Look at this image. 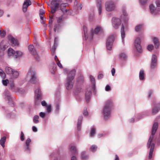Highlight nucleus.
Here are the masks:
<instances>
[{
  "mask_svg": "<svg viewBox=\"0 0 160 160\" xmlns=\"http://www.w3.org/2000/svg\"><path fill=\"white\" fill-rule=\"evenodd\" d=\"M158 127V124L157 122H155L153 124L151 131V135L149 137L148 143V148H150L148 156L149 159H151L152 157L153 152L154 148V144L152 143V142L154 138V135L157 130Z\"/></svg>",
  "mask_w": 160,
  "mask_h": 160,
  "instance_id": "f257e3e1",
  "label": "nucleus"
},
{
  "mask_svg": "<svg viewBox=\"0 0 160 160\" xmlns=\"http://www.w3.org/2000/svg\"><path fill=\"white\" fill-rule=\"evenodd\" d=\"M76 72V70L73 69L70 71L68 74L65 85L67 89L68 90L71 89L73 87L74 83L73 79L74 78Z\"/></svg>",
  "mask_w": 160,
  "mask_h": 160,
  "instance_id": "f03ea898",
  "label": "nucleus"
},
{
  "mask_svg": "<svg viewBox=\"0 0 160 160\" xmlns=\"http://www.w3.org/2000/svg\"><path fill=\"white\" fill-rule=\"evenodd\" d=\"M112 106V103L111 100L109 99L106 101L103 110V114L105 119H107L109 117Z\"/></svg>",
  "mask_w": 160,
  "mask_h": 160,
  "instance_id": "7ed1b4c3",
  "label": "nucleus"
},
{
  "mask_svg": "<svg viewBox=\"0 0 160 160\" xmlns=\"http://www.w3.org/2000/svg\"><path fill=\"white\" fill-rule=\"evenodd\" d=\"M5 72L7 74L11 75L12 78H17L19 75L18 72L8 67L5 68Z\"/></svg>",
  "mask_w": 160,
  "mask_h": 160,
  "instance_id": "20e7f679",
  "label": "nucleus"
},
{
  "mask_svg": "<svg viewBox=\"0 0 160 160\" xmlns=\"http://www.w3.org/2000/svg\"><path fill=\"white\" fill-rule=\"evenodd\" d=\"M114 36L111 35L108 38L106 42V47L107 49L110 50L112 48V44L114 40Z\"/></svg>",
  "mask_w": 160,
  "mask_h": 160,
  "instance_id": "39448f33",
  "label": "nucleus"
},
{
  "mask_svg": "<svg viewBox=\"0 0 160 160\" xmlns=\"http://www.w3.org/2000/svg\"><path fill=\"white\" fill-rule=\"evenodd\" d=\"M105 7L107 11H111L115 9V5L114 2L110 1L106 2Z\"/></svg>",
  "mask_w": 160,
  "mask_h": 160,
  "instance_id": "423d86ee",
  "label": "nucleus"
},
{
  "mask_svg": "<svg viewBox=\"0 0 160 160\" xmlns=\"http://www.w3.org/2000/svg\"><path fill=\"white\" fill-rule=\"evenodd\" d=\"M157 58L155 55H152L151 60V62L150 66L151 69L153 70L157 67Z\"/></svg>",
  "mask_w": 160,
  "mask_h": 160,
  "instance_id": "0eeeda50",
  "label": "nucleus"
},
{
  "mask_svg": "<svg viewBox=\"0 0 160 160\" xmlns=\"http://www.w3.org/2000/svg\"><path fill=\"white\" fill-rule=\"evenodd\" d=\"M28 76L31 77L30 81L33 83H35L37 78L36 76V72L32 69H30L28 73Z\"/></svg>",
  "mask_w": 160,
  "mask_h": 160,
  "instance_id": "6e6552de",
  "label": "nucleus"
},
{
  "mask_svg": "<svg viewBox=\"0 0 160 160\" xmlns=\"http://www.w3.org/2000/svg\"><path fill=\"white\" fill-rule=\"evenodd\" d=\"M57 0H52L51 2V10L52 14L54 13L56 9L59 7V4L58 2H56Z\"/></svg>",
  "mask_w": 160,
  "mask_h": 160,
  "instance_id": "1a4fd4ad",
  "label": "nucleus"
},
{
  "mask_svg": "<svg viewBox=\"0 0 160 160\" xmlns=\"http://www.w3.org/2000/svg\"><path fill=\"white\" fill-rule=\"evenodd\" d=\"M121 24V21L120 19L115 18H112V24L114 28L115 29H118Z\"/></svg>",
  "mask_w": 160,
  "mask_h": 160,
  "instance_id": "9d476101",
  "label": "nucleus"
},
{
  "mask_svg": "<svg viewBox=\"0 0 160 160\" xmlns=\"http://www.w3.org/2000/svg\"><path fill=\"white\" fill-rule=\"evenodd\" d=\"M135 46L138 51L139 52H142V49L141 45V40L139 38H137L135 41Z\"/></svg>",
  "mask_w": 160,
  "mask_h": 160,
  "instance_id": "9b49d317",
  "label": "nucleus"
},
{
  "mask_svg": "<svg viewBox=\"0 0 160 160\" xmlns=\"http://www.w3.org/2000/svg\"><path fill=\"white\" fill-rule=\"evenodd\" d=\"M102 30V28L99 26H97L95 29L94 31L92 30L91 31L90 33L89 38L92 39L93 38L94 34H97L101 30Z\"/></svg>",
  "mask_w": 160,
  "mask_h": 160,
  "instance_id": "f8f14e48",
  "label": "nucleus"
},
{
  "mask_svg": "<svg viewBox=\"0 0 160 160\" xmlns=\"http://www.w3.org/2000/svg\"><path fill=\"white\" fill-rule=\"evenodd\" d=\"M32 3L30 0H25L23 4V11L24 12H26L29 6Z\"/></svg>",
  "mask_w": 160,
  "mask_h": 160,
  "instance_id": "ddd939ff",
  "label": "nucleus"
},
{
  "mask_svg": "<svg viewBox=\"0 0 160 160\" xmlns=\"http://www.w3.org/2000/svg\"><path fill=\"white\" fill-rule=\"evenodd\" d=\"M91 88L89 87L87 89L86 92L85 97L86 100L87 102L89 101L90 98V96L91 95Z\"/></svg>",
  "mask_w": 160,
  "mask_h": 160,
  "instance_id": "4468645a",
  "label": "nucleus"
},
{
  "mask_svg": "<svg viewBox=\"0 0 160 160\" xmlns=\"http://www.w3.org/2000/svg\"><path fill=\"white\" fill-rule=\"evenodd\" d=\"M5 99L8 101V102L12 101V99L11 97L9 92L7 90H5L4 93Z\"/></svg>",
  "mask_w": 160,
  "mask_h": 160,
  "instance_id": "2eb2a0df",
  "label": "nucleus"
},
{
  "mask_svg": "<svg viewBox=\"0 0 160 160\" xmlns=\"http://www.w3.org/2000/svg\"><path fill=\"white\" fill-rule=\"evenodd\" d=\"M9 41L12 43V45L15 46H17L18 45L19 43L18 40L10 36L9 38Z\"/></svg>",
  "mask_w": 160,
  "mask_h": 160,
  "instance_id": "dca6fc26",
  "label": "nucleus"
},
{
  "mask_svg": "<svg viewBox=\"0 0 160 160\" xmlns=\"http://www.w3.org/2000/svg\"><path fill=\"white\" fill-rule=\"evenodd\" d=\"M28 49L30 53L33 56L37 55V52L33 45H30L28 47Z\"/></svg>",
  "mask_w": 160,
  "mask_h": 160,
  "instance_id": "f3484780",
  "label": "nucleus"
},
{
  "mask_svg": "<svg viewBox=\"0 0 160 160\" xmlns=\"http://www.w3.org/2000/svg\"><path fill=\"white\" fill-rule=\"evenodd\" d=\"M69 150L71 152L74 154H75L78 153V150L76 147L73 144L70 145Z\"/></svg>",
  "mask_w": 160,
  "mask_h": 160,
  "instance_id": "a211bd4d",
  "label": "nucleus"
},
{
  "mask_svg": "<svg viewBox=\"0 0 160 160\" xmlns=\"http://www.w3.org/2000/svg\"><path fill=\"white\" fill-rule=\"evenodd\" d=\"M67 3H62L60 5V9L62 12L64 13H66L68 11L67 9L65 8L68 6Z\"/></svg>",
  "mask_w": 160,
  "mask_h": 160,
  "instance_id": "6ab92c4d",
  "label": "nucleus"
},
{
  "mask_svg": "<svg viewBox=\"0 0 160 160\" xmlns=\"http://www.w3.org/2000/svg\"><path fill=\"white\" fill-rule=\"evenodd\" d=\"M35 92L37 100H39V98L41 95V91L39 88H38V89L35 91Z\"/></svg>",
  "mask_w": 160,
  "mask_h": 160,
  "instance_id": "aec40b11",
  "label": "nucleus"
},
{
  "mask_svg": "<svg viewBox=\"0 0 160 160\" xmlns=\"http://www.w3.org/2000/svg\"><path fill=\"white\" fill-rule=\"evenodd\" d=\"M82 116H80L79 117L77 123V128L79 130L81 129V126L82 124Z\"/></svg>",
  "mask_w": 160,
  "mask_h": 160,
  "instance_id": "412c9836",
  "label": "nucleus"
},
{
  "mask_svg": "<svg viewBox=\"0 0 160 160\" xmlns=\"http://www.w3.org/2000/svg\"><path fill=\"white\" fill-rule=\"evenodd\" d=\"M159 105H157V106L153 107L152 108V113L153 114H156L159 110L160 108L158 106ZM159 106H160L159 105Z\"/></svg>",
  "mask_w": 160,
  "mask_h": 160,
  "instance_id": "4be33fe9",
  "label": "nucleus"
},
{
  "mask_svg": "<svg viewBox=\"0 0 160 160\" xmlns=\"http://www.w3.org/2000/svg\"><path fill=\"white\" fill-rule=\"evenodd\" d=\"M66 15L65 13H63L62 15L58 18L57 20V22L58 23L64 21V19L66 18Z\"/></svg>",
  "mask_w": 160,
  "mask_h": 160,
  "instance_id": "5701e85b",
  "label": "nucleus"
},
{
  "mask_svg": "<svg viewBox=\"0 0 160 160\" xmlns=\"http://www.w3.org/2000/svg\"><path fill=\"white\" fill-rule=\"evenodd\" d=\"M6 48L5 45H2V43L0 44V51L1 52L0 53L1 55H2L4 53V51L5 50Z\"/></svg>",
  "mask_w": 160,
  "mask_h": 160,
  "instance_id": "b1692460",
  "label": "nucleus"
},
{
  "mask_svg": "<svg viewBox=\"0 0 160 160\" xmlns=\"http://www.w3.org/2000/svg\"><path fill=\"white\" fill-rule=\"evenodd\" d=\"M10 88L12 90L13 92H19V89L18 88L16 87L14 85V84L12 83H11L10 84Z\"/></svg>",
  "mask_w": 160,
  "mask_h": 160,
  "instance_id": "393cba45",
  "label": "nucleus"
},
{
  "mask_svg": "<svg viewBox=\"0 0 160 160\" xmlns=\"http://www.w3.org/2000/svg\"><path fill=\"white\" fill-rule=\"evenodd\" d=\"M139 78L140 80H143L144 78V71L141 70L139 72Z\"/></svg>",
  "mask_w": 160,
  "mask_h": 160,
  "instance_id": "a878e982",
  "label": "nucleus"
},
{
  "mask_svg": "<svg viewBox=\"0 0 160 160\" xmlns=\"http://www.w3.org/2000/svg\"><path fill=\"white\" fill-rule=\"evenodd\" d=\"M153 43H154L155 48H158L159 46V41L158 39L156 38H153Z\"/></svg>",
  "mask_w": 160,
  "mask_h": 160,
  "instance_id": "bb28decb",
  "label": "nucleus"
},
{
  "mask_svg": "<svg viewBox=\"0 0 160 160\" xmlns=\"http://www.w3.org/2000/svg\"><path fill=\"white\" fill-rule=\"evenodd\" d=\"M6 138L3 137L0 140V144L4 148L5 147L4 143L6 141Z\"/></svg>",
  "mask_w": 160,
  "mask_h": 160,
  "instance_id": "cd10ccee",
  "label": "nucleus"
},
{
  "mask_svg": "<svg viewBox=\"0 0 160 160\" xmlns=\"http://www.w3.org/2000/svg\"><path fill=\"white\" fill-rule=\"evenodd\" d=\"M81 158L82 160H85L87 159L88 158V156L86 154L85 152H83L81 154Z\"/></svg>",
  "mask_w": 160,
  "mask_h": 160,
  "instance_id": "c85d7f7f",
  "label": "nucleus"
},
{
  "mask_svg": "<svg viewBox=\"0 0 160 160\" xmlns=\"http://www.w3.org/2000/svg\"><path fill=\"white\" fill-rule=\"evenodd\" d=\"M124 27L123 25H122L121 28V35L122 39H123L125 36V33L124 31Z\"/></svg>",
  "mask_w": 160,
  "mask_h": 160,
  "instance_id": "c756f323",
  "label": "nucleus"
},
{
  "mask_svg": "<svg viewBox=\"0 0 160 160\" xmlns=\"http://www.w3.org/2000/svg\"><path fill=\"white\" fill-rule=\"evenodd\" d=\"M14 52V50L12 48H9L8 51V54L9 56H13Z\"/></svg>",
  "mask_w": 160,
  "mask_h": 160,
  "instance_id": "7c9ffc66",
  "label": "nucleus"
},
{
  "mask_svg": "<svg viewBox=\"0 0 160 160\" xmlns=\"http://www.w3.org/2000/svg\"><path fill=\"white\" fill-rule=\"evenodd\" d=\"M101 1V0H97V2L98 4V9L99 14V15L101 14L102 12L101 5L100 3Z\"/></svg>",
  "mask_w": 160,
  "mask_h": 160,
  "instance_id": "2f4dec72",
  "label": "nucleus"
},
{
  "mask_svg": "<svg viewBox=\"0 0 160 160\" xmlns=\"http://www.w3.org/2000/svg\"><path fill=\"white\" fill-rule=\"evenodd\" d=\"M119 58L120 59L124 60L127 59V56L125 53H122L119 55Z\"/></svg>",
  "mask_w": 160,
  "mask_h": 160,
  "instance_id": "473e14b6",
  "label": "nucleus"
},
{
  "mask_svg": "<svg viewBox=\"0 0 160 160\" xmlns=\"http://www.w3.org/2000/svg\"><path fill=\"white\" fill-rule=\"evenodd\" d=\"M96 133V129L94 127H93L91 129V131L90 133V136L91 137H93L94 136Z\"/></svg>",
  "mask_w": 160,
  "mask_h": 160,
  "instance_id": "72a5a7b5",
  "label": "nucleus"
},
{
  "mask_svg": "<svg viewBox=\"0 0 160 160\" xmlns=\"http://www.w3.org/2000/svg\"><path fill=\"white\" fill-rule=\"evenodd\" d=\"M143 28V25L142 24L138 25L136 26L135 28V29L136 31L138 32L141 30Z\"/></svg>",
  "mask_w": 160,
  "mask_h": 160,
  "instance_id": "f704fd0d",
  "label": "nucleus"
},
{
  "mask_svg": "<svg viewBox=\"0 0 160 160\" xmlns=\"http://www.w3.org/2000/svg\"><path fill=\"white\" fill-rule=\"evenodd\" d=\"M98 148L97 146L95 145H92L90 147V150L92 152H95Z\"/></svg>",
  "mask_w": 160,
  "mask_h": 160,
  "instance_id": "c9c22d12",
  "label": "nucleus"
},
{
  "mask_svg": "<svg viewBox=\"0 0 160 160\" xmlns=\"http://www.w3.org/2000/svg\"><path fill=\"white\" fill-rule=\"evenodd\" d=\"M39 118V116L38 115H35L34 116L33 118V121L34 123H37L39 122L38 120Z\"/></svg>",
  "mask_w": 160,
  "mask_h": 160,
  "instance_id": "e433bc0d",
  "label": "nucleus"
},
{
  "mask_svg": "<svg viewBox=\"0 0 160 160\" xmlns=\"http://www.w3.org/2000/svg\"><path fill=\"white\" fill-rule=\"evenodd\" d=\"M90 78L93 84V88L95 89V80L94 78L92 76H90Z\"/></svg>",
  "mask_w": 160,
  "mask_h": 160,
  "instance_id": "4c0bfd02",
  "label": "nucleus"
},
{
  "mask_svg": "<svg viewBox=\"0 0 160 160\" xmlns=\"http://www.w3.org/2000/svg\"><path fill=\"white\" fill-rule=\"evenodd\" d=\"M150 10L152 13H153L154 12L156 8L152 4H151L149 6Z\"/></svg>",
  "mask_w": 160,
  "mask_h": 160,
  "instance_id": "58836bf2",
  "label": "nucleus"
},
{
  "mask_svg": "<svg viewBox=\"0 0 160 160\" xmlns=\"http://www.w3.org/2000/svg\"><path fill=\"white\" fill-rule=\"evenodd\" d=\"M31 142V139L30 138H28L26 140V146H27V149H28L29 148V143Z\"/></svg>",
  "mask_w": 160,
  "mask_h": 160,
  "instance_id": "ea45409f",
  "label": "nucleus"
},
{
  "mask_svg": "<svg viewBox=\"0 0 160 160\" xmlns=\"http://www.w3.org/2000/svg\"><path fill=\"white\" fill-rule=\"evenodd\" d=\"M56 49V48L55 46V44H54V45L52 47L51 50V53L53 55H54L55 53Z\"/></svg>",
  "mask_w": 160,
  "mask_h": 160,
  "instance_id": "a19ab883",
  "label": "nucleus"
},
{
  "mask_svg": "<svg viewBox=\"0 0 160 160\" xmlns=\"http://www.w3.org/2000/svg\"><path fill=\"white\" fill-rule=\"evenodd\" d=\"M2 83L3 85L7 86L8 84L9 83V80L7 79L2 80Z\"/></svg>",
  "mask_w": 160,
  "mask_h": 160,
  "instance_id": "79ce46f5",
  "label": "nucleus"
},
{
  "mask_svg": "<svg viewBox=\"0 0 160 160\" xmlns=\"http://www.w3.org/2000/svg\"><path fill=\"white\" fill-rule=\"evenodd\" d=\"M0 76L4 78L5 76V74L1 68H0Z\"/></svg>",
  "mask_w": 160,
  "mask_h": 160,
  "instance_id": "37998d69",
  "label": "nucleus"
},
{
  "mask_svg": "<svg viewBox=\"0 0 160 160\" xmlns=\"http://www.w3.org/2000/svg\"><path fill=\"white\" fill-rule=\"evenodd\" d=\"M19 55V52L18 51H17L15 52H14L13 55V56H14L16 58H17Z\"/></svg>",
  "mask_w": 160,
  "mask_h": 160,
  "instance_id": "c03bdc74",
  "label": "nucleus"
},
{
  "mask_svg": "<svg viewBox=\"0 0 160 160\" xmlns=\"http://www.w3.org/2000/svg\"><path fill=\"white\" fill-rule=\"evenodd\" d=\"M5 31L0 30V35L2 37H4L5 35Z\"/></svg>",
  "mask_w": 160,
  "mask_h": 160,
  "instance_id": "a18cd8bd",
  "label": "nucleus"
},
{
  "mask_svg": "<svg viewBox=\"0 0 160 160\" xmlns=\"http://www.w3.org/2000/svg\"><path fill=\"white\" fill-rule=\"evenodd\" d=\"M46 107L47 112H51V106L50 105H47Z\"/></svg>",
  "mask_w": 160,
  "mask_h": 160,
  "instance_id": "49530a36",
  "label": "nucleus"
},
{
  "mask_svg": "<svg viewBox=\"0 0 160 160\" xmlns=\"http://www.w3.org/2000/svg\"><path fill=\"white\" fill-rule=\"evenodd\" d=\"M153 46L152 45H149L148 46L147 48L148 50L150 51L152 50L153 49Z\"/></svg>",
  "mask_w": 160,
  "mask_h": 160,
  "instance_id": "de8ad7c7",
  "label": "nucleus"
},
{
  "mask_svg": "<svg viewBox=\"0 0 160 160\" xmlns=\"http://www.w3.org/2000/svg\"><path fill=\"white\" fill-rule=\"evenodd\" d=\"M57 63V64L58 66L61 68H62V64L59 61H58L56 62Z\"/></svg>",
  "mask_w": 160,
  "mask_h": 160,
  "instance_id": "09e8293b",
  "label": "nucleus"
},
{
  "mask_svg": "<svg viewBox=\"0 0 160 160\" xmlns=\"http://www.w3.org/2000/svg\"><path fill=\"white\" fill-rule=\"evenodd\" d=\"M122 12L123 14V15L124 16H127L128 14L126 11L125 9L123 8L122 9Z\"/></svg>",
  "mask_w": 160,
  "mask_h": 160,
  "instance_id": "8fccbe9b",
  "label": "nucleus"
},
{
  "mask_svg": "<svg viewBox=\"0 0 160 160\" xmlns=\"http://www.w3.org/2000/svg\"><path fill=\"white\" fill-rule=\"evenodd\" d=\"M40 19H41V22L42 23H44V19L43 16L42 15H39Z\"/></svg>",
  "mask_w": 160,
  "mask_h": 160,
  "instance_id": "3c124183",
  "label": "nucleus"
},
{
  "mask_svg": "<svg viewBox=\"0 0 160 160\" xmlns=\"http://www.w3.org/2000/svg\"><path fill=\"white\" fill-rule=\"evenodd\" d=\"M110 90L111 88L110 86L108 85H107L105 87V90L107 91H110Z\"/></svg>",
  "mask_w": 160,
  "mask_h": 160,
  "instance_id": "603ef678",
  "label": "nucleus"
},
{
  "mask_svg": "<svg viewBox=\"0 0 160 160\" xmlns=\"http://www.w3.org/2000/svg\"><path fill=\"white\" fill-rule=\"evenodd\" d=\"M39 15H43L45 14V12L42 9H40L39 11Z\"/></svg>",
  "mask_w": 160,
  "mask_h": 160,
  "instance_id": "864d4df0",
  "label": "nucleus"
},
{
  "mask_svg": "<svg viewBox=\"0 0 160 160\" xmlns=\"http://www.w3.org/2000/svg\"><path fill=\"white\" fill-rule=\"evenodd\" d=\"M156 3L157 7H160V0H156Z\"/></svg>",
  "mask_w": 160,
  "mask_h": 160,
  "instance_id": "5fc2aeb1",
  "label": "nucleus"
},
{
  "mask_svg": "<svg viewBox=\"0 0 160 160\" xmlns=\"http://www.w3.org/2000/svg\"><path fill=\"white\" fill-rule=\"evenodd\" d=\"M141 2V4L142 5H144L147 2L148 0H140Z\"/></svg>",
  "mask_w": 160,
  "mask_h": 160,
  "instance_id": "6e6d98bb",
  "label": "nucleus"
},
{
  "mask_svg": "<svg viewBox=\"0 0 160 160\" xmlns=\"http://www.w3.org/2000/svg\"><path fill=\"white\" fill-rule=\"evenodd\" d=\"M39 115H40V117H41L42 118H44L45 116V113L42 112H41L39 113Z\"/></svg>",
  "mask_w": 160,
  "mask_h": 160,
  "instance_id": "4d7b16f0",
  "label": "nucleus"
},
{
  "mask_svg": "<svg viewBox=\"0 0 160 160\" xmlns=\"http://www.w3.org/2000/svg\"><path fill=\"white\" fill-rule=\"evenodd\" d=\"M53 21V18L52 17H51V16H50L49 17V23L50 24V23H52V22Z\"/></svg>",
  "mask_w": 160,
  "mask_h": 160,
  "instance_id": "13d9d810",
  "label": "nucleus"
},
{
  "mask_svg": "<svg viewBox=\"0 0 160 160\" xmlns=\"http://www.w3.org/2000/svg\"><path fill=\"white\" fill-rule=\"evenodd\" d=\"M41 104L42 106H47V104L45 101H43L41 102Z\"/></svg>",
  "mask_w": 160,
  "mask_h": 160,
  "instance_id": "bf43d9fd",
  "label": "nucleus"
},
{
  "mask_svg": "<svg viewBox=\"0 0 160 160\" xmlns=\"http://www.w3.org/2000/svg\"><path fill=\"white\" fill-rule=\"evenodd\" d=\"M83 29H84V32L85 36V38H86L87 36L86 35V33L85 32H87V27L85 26H84L83 27Z\"/></svg>",
  "mask_w": 160,
  "mask_h": 160,
  "instance_id": "052dcab7",
  "label": "nucleus"
},
{
  "mask_svg": "<svg viewBox=\"0 0 160 160\" xmlns=\"http://www.w3.org/2000/svg\"><path fill=\"white\" fill-rule=\"evenodd\" d=\"M111 72L112 75L113 76H114L115 75V70L114 68H112L111 70Z\"/></svg>",
  "mask_w": 160,
  "mask_h": 160,
  "instance_id": "680f3d73",
  "label": "nucleus"
},
{
  "mask_svg": "<svg viewBox=\"0 0 160 160\" xmlns=\"http://www.w3.org/2000/svg\"><path fill=\"white\" fill-rule=\"evenodd\" d=\"M103 77V75L102 74H100L98 75V79H101Z\"/></svg>",
  "mask_w": 160,
  "mask_h": 160,
  "instance_id": "e2e57ef3",
  "label": "nucleus"
},
{
  "mask_svg": "<svg viewBox=\"0 0 160 160\" xmlns=\"http://www.w3.org/2000/svg\"><path fill=\"white\" fill-rule=\"evenodd\" d=\"M35 57V58L36 61H38L39 60V56L38 55V54H37V55L35 56H34Z\"/></svg>",
  "mask_w": 160,
  "mask_h": 160,
  "instance_id": "0e129e2a",
  "label": "nucleus"
},
{
  "mask_svg": "<svg viewBox=\"0 0 160 160\" xmlns=\"http://www.w3.org/2000/svg\"><path fill=\"white\" fill-rule=\"evenodd\" d=\"M3 12V10L0 9V17L2 16Z\"/></svg>",
  "mask_w": 160,
  "mask_h": 160,
  "instance_id": "69168bd1",
  "label": "nucleus"
},
{
  "mask_svg": "<svg viewBox=\"0 0 160 160\" xmlns=\"http://www.w3.org/2000/svg\"><path fill=\"white\" fill-rule=\"evenodd\" d=\"M83 115L85 116H87L88 115V112L86 110H85L83 112Z\"/></svg>",
  "mask_w": 160,
  "mask_h": 160,
  "instance_id": "338daca9",
  "label": "nucleus"
},
{
  "mask_svg": "<svg viewBox=\"0 0 160 160\" xmlns=\"http://www.w3.org/2000/svg\"><path fill=\"white\" fill-rule=\"evenodd\" d=\"M71 160H77V158L75 156H73L71 158Z\"/></svg>",
  "mask_w": 160,
  "mask_h": 160,
  "instance_id": "774afa93",
  "label": "nucleus"
}]
</instances>
